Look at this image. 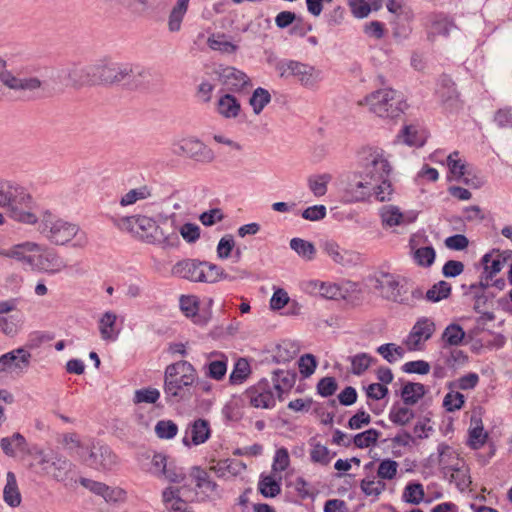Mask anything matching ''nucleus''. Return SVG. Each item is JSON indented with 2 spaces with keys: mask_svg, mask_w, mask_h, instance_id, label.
I'll use <instances>...</instances> for the list:
<instances>
[{
  "mask_svg": "<svg viewBox=\"0 0 512 512\" xmlns=\"http://www.w3.org/2000/svg\"><path fill=\"white\" fill-rule=\"evenodd\" d=\"M37 231L50 243L64 246L72 243L73 248H85L88 243L87 233L75 223L61 218L49 209L36 214Z\"/></svg>",
  "mask_w": 512,
  "mask_h": 512,
  "instance_id": "obj_1",
  "label": "nucleus"
},
{
  "mask_svg": "<svg viewBox=\"0 0 512 512\" xmlns=\"http://www.w3.org/2000/svg\"><path fill=\"white\" fill-rule=\"evenodd\" d=\"M33 206V198L24 187L12 181L2 182V218L35 225L37 213Z\"/></svg>",
  "mask_w": 512,
  "mask_h": 512,
  "instance_id": "obj_2",
  "label": "nucleus"
},
{
  "mask_svg": "<svg viewBox=\"0 0 512 512\" xmlns=\"http://www.w3.org/2000/svg\"><path fill=\"white\" fill-rule=\"evenodd\" d=\"M362 173L373 182L380 184L377 192V201H389L393 194V188L389 180L391 165L380 148L368 147L362 151Z\"/></svg>",
  "mask_w": 512,
  "mask_h": 512,
  "instance_id": "obj_3",
  "label": "nucleus"
},
{
  "mask_svg": "<svg viewBox=\"0 0 512 512\" xmlns=\"http://www.w3.org/2000/svg\"><path fill=\"white\" fill-rule=\"evenodd\" d=\"M121 229L128 230L149 244L172 246L178 240L177 234L167 233L160 223L145 215L122 217L118 221Z\"/></svg>",
  "mask_w": 512,
  "mask_h": 512,
  "instance_id": "obj_4",
  "label": "nucleus"
},
{
  "mask_svg": "<svg viewBox=\"0 0 512 512\" xmlns=\"http://www.w3.org/2000/svg\"><path fill=\"white\" fill-rule=\"evenodd\" d=\"M197 381V370L188 361L180 360L168 365L164 372L163 391L167 401L183 400Z\"/></svg>",
  "mask_w": 512,
  "mask_h": 512,
  "instance_id": "obj_5",
  "label": "nucleus"
},
{
  "mask_svg": "<svg viewBox=\"0 0 512 512\" xmlns=\"http://www.w3.org/2000/svg\"><path fill=\"white\" fill-rule=\"evenodd\" d=\"M172 275L192 281L215 283L219 280H235V276H231L224 270L209 262H201L197 260L187 259L177 262L171 270Z\"/></svg>",
  "mask_w": 512,
  "mask_h": 512,
  "instance_id": "obj_6",
  "label": "nucleus"
},
{
  "mask_svg": "<svg viewBox=\"0 0 512 512\" xmlns=\"http://www.w3.org/2000/svg\"><path fill=\"white\" fill-rule=\"evenodd\" d=\"M360 106H368L370 112L381 118L398 117L407 107L400 92L391 88L376 90L358 102Z\"/></svg>",
  "mask_w": 512,
  "mask_h": 512,
  "instance_id": "obj_7",
  "label": "nucleus"
},
{
  "mask_svg": "<svg viewBox=\"0 0 512 512\" xmlns=\"http://www.w3.org/2000/svg\"><path fill=\"white\" fill-rule=\"evenodd\" d=\"M31 456L33 458L31 466L40 467L41 474L51 476L57 481L66 480L73 466L67 458L52 450L35 449L31 452Z\"/></svg>",
  "mask_w": 512,
  "mask_h": 512,
  "instance_id": "obj_8",
  "label": "nucleus"
},
{
  "mask_svg": "<svg viewBox=\"0 0 512 512\" xmlns=\"http://www.w3.org/2000/svg\"><path fill=\"white\" fill-rule=\"evenodd\" d=\"M275 69L281 78L293 77L305 88L314 89L322 80V72L316 67L295 61L283 59L276 63Z\"/></svg>",
  "mask_w": 512,
  "mask_h": 512,
  "instance_id": "obj_9",
  "label": "nucleus"
},
{
  "mask_svg": "<svg viewBox=\"0 0 512 512\" xmlns=\"http://www.w3.org/2000/svg\"><path fill=\"white\" fill-rule=\"evenodd\" d=\"M77 455L85 466L100 472L110 471L117 464V456L101 442L89 441L87 448L78 451Z\"/></svg>",
  "mask_w": 512,
  "mask_h": 512,
  "instance_id": "obj_10",
  "label": "nucleus"
},
{
  "mask_svg": "<svg viewBox=\"0 0 512 512\" xmlns=\"http://www.w3.org/2000/svg\"><path fill=\"white\" fill-rule=\"evenodd\" d=\"M2 84L11 90L28 92L33 96H49L59 89L56 85L51 86L38 77L20 78L7 70L2 71Z\"/></svg>",
  "mask_w": 512,
  "mask_h": 512,
  "instance_id": "obj_11",
  "label": "nucleus"
},
{
  "mask_svg": "<svg viewBox=\"0 0 512 512\" xmlns=\"http://www.w3.org/2000/svg\"><path fill=\"white\" fill-rule=\"evenodd\" d=\"M64 86L80 87L95 83L94 65L82 66L72 64L59 69L55 75V81Z\"/></svg>",
  "mask_w": 512,
  "mask_h": 512,
  "instance_id": "obj_12",
  "label": "nucleus"
},
{
  "mask_svg": "<svg viewBox=\"0 0 512 512\" xmlns=\"http://www.w3.org/2000/svg\"><path fill=\"white\" fill-rule=\"evenodd\" d=\"M435 331V322L431 318L421 317L415 322L404 339L403 344L408 351H422L425 349L426 342L432 338Z\"/></svg>",
  "mask_w": 512,
  "mask_h": 512,
  "instance_id": "obj_13",
  "label": "nucleus"
},
{
  "mask_svg": "<svg viewBox=\"0 0 512 512\" xmlns=\"http://www.w3.org/2000/svg\"><path fill=\"white\" fill-rule=\"evenodd\" d=\"M245 397L255 408L271 409L276 404L277 393L267 379H261L245 391Z\"/></svg>",
  "mask_w": 512,
  "mask_h": 512,
  "instance_id": "obj_14",
  "label": "nucleus"
},
{
  "mask_svg": "<svg viewBox=\"0 0 512 512\" xmlns=\"http://www.w3.org/2000/svg\"><path fill=\"white\" fill-rule=\"evenodd\" d=\"M132 65L122 63H100L94 65L95 83L115 84L127 80L131 75Z\"/></svg>",
  "mask_w": 512,
  "mask_h": 512,
  "instance_id": "obj_15",
  "label": "nucleus"
},
{
  "mask_svg": "<svg viewBox=\"0 0 512 512\" xmlns=\"http://www.w3.org/2000/svg\"><path fill=\"white\" fill-rule=\"evenodd\" d=\"M175 152L201 163H210L215 155L212 149L195 137L184 138L176 145Z\"/></svg>",
  "mask_w": 512,
  "mask_h": 512,
  "instance_id": "obj_16",
  "label": "nucleus"
},
{
  "mask_svg": "<svg viewBox=\"0 0 512 512\" xmlns=\"http://www.w3.org/2000/svg\"><path fill=\"white\" fill-rule=\"evenodd\" d=\"M40 250H42L41 244L34 241H24L2 249V257L16 260L32 270L37 251Z\"/></svg>",
  "mask_w": 512,
  "mask_h": 512,
  "instance_id": "obj_17",
  "label": "nucleus"
},
{
  "mask_svg": "<svg viewBox=\"0 0 512 512\" xmlns=\"http://www.w3.org/2000/svg\"><path fill=\"white\" fill-rule=\"evenodd\" d=\"M66 268L65 260L56 251L42 245V250L37 251L32 270L55 275Z\"/></svg>",
  "mask_w": 512,
  "mask_h": 512,
  "instance_id": "obj_18",
  "label": "nucleus"
},
{
  "mask_svg": "<svg viewBox=\"0 0 512 512\" xmlns=\"http://www.w3.org/2000/svg\"><path fill=\"white\" fill-rule=\"evenodd\" d=\"M379 185L360 173L359 179H355L347 185L345 197L349 202L364 201L372 196L377 200Z\"/></svg>",
  "mask_w": 512,
  "mask_h": 512,
  "instance_id": "obj_19",
  "label": "nucleus"
},
{
  "mask_svg": "<svg viewBox=\"0 0 512 512\" xmlns=\"http://www.w3.org/2000/svg\"><path fill=\"white\" fill-rule=\"evenodd\" d=\"M217 74L223 89L228 93H241L251 85L247 74L232 66L220 68Z\"/></svg>",
  "mask_w": 512,
  "mask_h": 512,
  "instance_id": "obj_20",
  "label": "nucleus"
},
{
  "mask_svg": "<svg viewBox=\"0 0 512 512\" xmlns=\"http://www.w3.org/2000/svg\"><path fill=\"white\" fill-rule=\"evenodd\" d=\"M380 217L383 227L392 228L413 223L417 218V213L414 211L402 212L395 205H384L380 209Z\"/></svg>",
  "mask_w": 512,
  "mask_h": 512,
  "instance_id": "obj_21",
  "label": "nucleus"
},
{
  "mask_svg": "<svg viewBox=\"0 0 512 512\" xmlns=\"http://www.w3.org/2000/svg\"><path fill=\"white\" fill-rule=\"evenodd\" d=\"M31 354L23 348H18L2 355V371L17 375L23 373L30 364Z\"/></svg>",
  "mask_w": 512,
  "mask_h": 512,
  "instance_id": "obj_22",
  "label": "nucleus"
},
{
  "mask_svg": "<svg viewBox=\"0 0 512 512\" xmlns=\"http://www.w3.org/2000/svg\"><path fill=\"white\" fill-rule=\"evenodd\" d=\"M375 287L379 290L383 298L395 302H403L400 293L401 287L396 276L389 273H381L376 278Z\"/></svg>",
  "mask_w": 512,
  "mask_h": 512,
  "instance_id": "obj_23",
  "label": "nucleus"
},
{
  "mask_svg": "<svg viewBox=\"0 0 512 512\" xmlns=\"http://www.w3.org/2000/svg\"><path fill=\"white\" fill-rule=\"evenodd\" d=\"M511 256L512 252H501L495 249L486 253L485 255H483L481 259L484 273L494 277L502 270V268L504 267V265L510 259Z\"/></svg>",
  "mask_w": 512,
  "mask_h": 512,
  "instance_id": "obj_24",
  "label": "nucleus"
},
{
  "mask_svg": "<svg viewBox=\"0 0 512 512\" xmlns=\"http://www.w3.org/2000/svg\"><path fill=\"white\" fill-rule=\"evenodd\" d=\"M2 452L15 459H23L29 453L28 443L20 433L2 438Z\"/></svg>",
  "mask_w": 512,
  "mask_h": 512,
  "instance_id": "obj_25",
  "label": "nucleus"
},
{
  "mask_svg": "<svg viewBox=\"0 0 512 512\" xmlns=\"http://www.w3.org/2000/svg\"><path fill=\"white\" fill-rule=\"evenodd\" d=\"M436 93L447 108L453 109L458 107V92L455 88V84L447 75H443L440 78Z\"/></svg>",
  "mask_w": 512,
  "mask_h": 512,
  "instance_id": "obj_26",
  "label": "nucleus"
},
{
  "mask_svg": "<svg viewBox=\"0 0 512 512\" xmlns=\"http://www.w3.org/2000/svg\"><path fill=\"white\" fill-rule=\"evenodd\" d=\"M216 111L225 119H235L240 115L241 104L235 95L224 92L217 100Z\"/></svg>",
  "mask_w": 512,
  "mask_h": 512,
  "instance_id": "obj_27",
  "label": "nucleus"
},
{
  "mask_svg": "<svg viewBox=\"0 0 512 512\" xmlns=\"http://www.w3.org/2000/svg\"><path fill=\"white\" fill-rule=\"evenodd\" d=\"M398 138L409 146L421 147L426 142L427 133L419 124L411 123L402 128Z\"/></svg>",
  "mask_w": 512,
  "mask_h": 512,
  "instance_id": "obj_28",
  "label": "nucleus"
},
{
  "mask_svg": "<svg viewBox=\"0 0 512 512\" xmlns=\"http://www.w3.org/2000/svg\"><path fill=\"white\" fill-rule=\"evenodd\" d=\"M80 484L91 492L102 496L106 501H116L123 494L120 489H114L102 482H97L87 478L80 479Z\"/></svg>",
  "mask_w": 512,
  "mask_h": 512,
  "instance_id": "obj_29",
  "label": "nucleus"
},
{
  "mask_svg": "<svg viewBox=\"0 0 512 512\" xmlns=\"http://www.w3.org/2000/svg\"><path fill=\"white\" fill-rule=\"evenodd\" d=\"M116 322V313L107 311L102 314L98 321V328L102 340L115 341L118 338L119 331L116 329Z\"/></svg>",
  "mask_w": 512,
  "mask_h": 512,
  "instance_id": "obj_30",
  "label": "nucleus"
},
{
  "mask_svg": "<svg viewBox=\"0 0 512 512\" xmlns=\"http://www.w3.org/2000/svg\"><path fill=\"white\" fill-rule=\"evenodd\" d=\"M323 251L337 264L348 265L353 262V254L339 246L333 240H326L321 245Z\"/></svg>",
  "mask_w": 512,
  "mask_h": 512,
  "instance_id": "obj_31",
  "label": "nucleus"
},
{
  "mask_svg": "<svg viewBox=\"0 0 512 512\" xmlns=\"http://www.w3.org/2000/svg\"><path fill=\"white\" fill-rule=\"evenodd\" d=\"M3 499L7 505L12 508L20 506L22 495L20 493L15 474L8 472L6 475V484L2 491Z\"/></svg>",
  "mask_w": 512,
  "mask_h": 512,
  "instance_id": "obj_32",
  "label": "nucleus"
},
{
  "mask_svg": "<svg viewBox=\"0 0 512 512\" xmlns=\"http://www.w3.org/2000/svg\"><path fill=\"white\" fill-rule=\"evenodd\" d=\"M270 383L276 391L277 397L281 400L282 394L290 390L294 385L295 378L288 371L278 370L273 373Z\"/></svg>",
  "mask_w": 512,
  "mask_h": 512,
  "instance_id": "obj_33",
  "label": "nucleus"
},
{
  "mask_svg": "<svg viewBox=\"0 0 512 512\" xmlns=\"http://www.w3.org/2000/svg\"><path fill=\"white\" fill-rule=\"evenodd\" d=\"M190 0H177L175 6L169 13L168 30L172 33L181 30L182 21L188 10Z\"/></svg>",
  "mask_w": 512,
  "mask_h": 512,
  "instance_id": "obj_34",
  "label": "nucleus"
},
{
  "mask_svg": "<svg viewBox=\"0 0 512 512\" xmlns=\"http://www.w3.org/2000/svg\"><path fill=\"white\" fill-rule=\"evenodd\" d=\"M210 432L209 422L205 419H197L189 426L187 435L191 436L194 445H199L208 440Z\"/></svg>",
  "mask_w": 512,
  "mask_h": 512,
  "instance_id": "obj_35",
  "label": "nucleus"
},
{
  "mask_svg": "<svg viewBox=\"0 0 512 512\" xmlns=\"http://www.w3.org/2000/svg\"><path fill=\"white\" fill-rule=\"evenodd\" d=\"M494 277L484 273V271L480 275L479 282L471 284L469 287V293L475 298L474 308L478 310L482 304L486 301V296L484 295V290L491 287V281Z\"/></svg>",
  "mask_w": 512,
  "mask_h": 512,
  "instance_id": "obj_36",
  "label": "nucleus"
},
{
  "mask_svg": "<svg viewBox=\"0 0 512 512\" xmlns=\"http://www.w3.org/2000/svg\"><path fill=\"white\" fill-rule=\"evenodd\" d=\"M487 439V433L484 432L482 421L477 416L471 417L469 428V445L473 449L481 448Z\"/></svg>",
  "mask_w": 512,
  "mask_h": 512,
  "instance_id": "obj_37",
  "label": "nucleus"
},
{
  "mask_svg": "<svg viewBox=\"0 0 512 512\" xmlns=\"http://www.w3.org/2000/svg\"><path fill=\"white\" fill-rule=\"evenodd\" d=\"M455 29V24L448 17L435 15L431 20L428 34L430 38L437 35L448 36Z\"/></svg>",
  "mask_w": 512,
  "mask_h": 512,
  "instance_id": "obj_38",
  "label": "nucleus"
},
{
  "mask_svg": "<svg viewBox=\"0 0 512 512\" xmlns=\"http://www.w3.org/2000/svg\"><path fill=\"white\" fill-rule=\"evenodd\" d=\"M447 166L451 174L457 180H460L463 176L471 174L469 165L460 157L458 151H454L448 155Z\"/></svg>",
  "mask_w": 512,
  "mask_h": 512,
  "instance_id": "obj_39",
  "label": "nucleus"
},
{
  "mask_svg": "<svg viewBox=\"0 0 512 512\" xmlns=\"http://www.w3.org/2000/svg\"><path fill=\"white\" fill-rule=\"evenodd\" d=\"M426 393V388L421 383L408 382L401 391V397L406 405L416 404Z\"/></svg>",
  "mask_w": 512,
  "mask_h": 512,
  "instance_id": "obj_40",
  "label": "nucleus"
},
{
  "mask_svg": "<svg viewBox=\"0 0 512 512\" xmlns=\"http://www.w3.org/2000/svg\"><path fill=\"white\" fill-rule=\"evenodd\" d=\"M152 196V190L147 185H142L137 188H133L126 192L120 198L119 204L122 207H127L135 204L138 201L146 200Z\"/></svg>",
  "mask_w": 512,
  "mask_h": 512,
  "instance_id": "obj_41",
  "label": "nucleus"
},
{
  "mask_svg": "<svg viewBox=\"0 0 512 512\" xmlns=\"http://www.w3.org/2000/svg\"><path fill=\"white\" fill-rule=\"evenodd\" d=\"M456 463L452 467L448 469H443L445 476L449 479L450 482L455 483L457 488L461 491L467 489L471 483L470 477L467 474V470L462 469L457 466Z\"/></svg>",
  "mask_w": 512,
  "mask_h": 512,
  "instance_id": "obj_42",
  "label": "nucleus"
},
{
  "mask_svg": "<svg viewBox=\"0 0 512 512\" xmlns=\"http://www.w3.org/2000/svg\"><path fill=\"white\" fill-rule=\"evenodd\" d=\"M465 338L463 328L455 323L449 324L443 331L441 339L446 346H459Z\"/></svg>",
  "mask_w": 512,
  "mask_h": 512,
  "instance_id": "obj_43",
  "label": "nucleus"
},
{
  "mask_svg": "<svg viewBox=\"0 0 512 512\" xmlns=\"http://www.w3.org/2000/svg\"><path fill=\"white\" fill-rule=\"evenodd\" d=\"M311 285L312 291L320 294L323 298L336 300L343 297L342 290L335 283L315 281Z\"/></svg>",
  "mask_w": 512,
  "mask_h": 512,
  "instance_id": "obj_44",
  "label": "nucleus"
},
{
  "mask_svg": "<svg viewBox=\"0 0 512 512\" xmlns=\"http://www.w3.org/2000/svg\"><path fill=\"white\" fill-rule=\"evenodd\" d=\"M452 287L450 283L446 281H439L435 283L430 289L427 290L425 298L429 302H439L443 299H447L451 294Z\"/></svg>",
  "mask_w": 512,
  "mask_h": 512,
  "instance_id": "obj_45",
  "label": "nucleus"
},
{
  "mask_svg": "<svg viewBox=\"0 0 512 512\" xmlns=\"http://www.w3.org/2000/svg\"><path fill=\"white\" fill-rule=\"evenodd\" d=\"M258 489L264 497H276L281 492L280 482L271 475H261Z\"/></svg>",
  "mask_w": 512,
  "mask_h": 512,
  "instance_id": "obj_46",
  "label": "nucleus"
},
{
  "mask_svg": "<svg viewBox=\"0 0 512 512\" xmlns=\"http://www.w3.org/2000/svg\"><path fill=\"white\" fill-rule=\"evenodd\" d=\"M332 176L328 173L312 175L308 178V187L316 197L324 196Z\"/></svg>",
  "mask_w": 512,
  "mask_h": 512,
  "instance_id": "obj_47",
  "label": "nucleus"
},
{
  "mask_svg": "<svg viewBox=\"0 0 512 512\" xmlns=\"http://www.w3.org/2000/svg\"><path fill=\"white\" fill-rule=\"evenodd\" d=\"M204 368L206 370V376L216 381H220L227 373V358L222 356L221 359L209 360Z\"/></svg>",
  "mask_w": 512,
  "mask_h": 512,
  "instance_id": "obj_48",
  "label": "nucleus"
},
{
  "mask_svg": "<svg viewBox=\"0 0 512 512\" xmlns=\"http://www.w3.org/2000/svg\"><path fill=\"white\" fill-rule=\"evenodd\" d=\"M220 476L237 475L246 469L244 463L236 459H226L219 461L217 465L212 467Z\"/></svg>",
  "mask_w": 512,
  "mask_h": 512,
  "instance_id": "obj_49",
  "label": "nucleus"
},
{
  "mask_svg": "<svg viewBox=\"0 0 512 512\" xmlns=\"http://www.w3.org/2000/svg\"><path fill=\"white\" fill-rule=\"evenodd\" d=\"M23 324V313L16 312L7 316H2V333L14 336L17 334Z\"/></svg>",
  "mask_w": 512,
  "mask_h": 512,
  "instance_id": "obj_50",
  "label": "nucleus"
},
{
  "mask_svg": "<svg viewBox=\"0 0 512 512\" xmlns=\"http://www.w3.org/2000/svg\"><path fill=\"white\" fill-rule=\"evenodd\" d=\"M180 308L182 312L187 317H193L194 322L198 324H202L206 322L205 320H202L200 317H197V310H198V298L195 296H185L182 295L180 297Z\"/></svg>",
  "mask_w": 512,
  "mask_h": 512,
  "instance_id": "obj_51",
  "label": "nucleus"
},
{
  "mask_svg": "<svg viewBox=\"0 0 512 512\" xmlns=\"http://www.w3.org/2000/svg\"><path fill=\"white\" fill-rule=\"evenodd\" d=\"M251 372L248 361L240 358L234 365V368L229 376V381L232 385L243 383Z\"/></svg>",
  "mask_w": 512,
  "mask_h": 512,
  "instance_id": "obj_52",
  "label": "nucleus"
},
{
  "mask_svg": "<svg viewBox=\"0 0 512 512\" xmlns=\"http://www.w3.org/2000/svg\"><path fill=\"white\" fill-rule=\"evenodd\" d=\"M290 247L300 257L307 260H312L316 253L315 246L311 242L301 238H292L290 240Z\"/></svg>",
  "mask_w": 512,
  "mask_h": 512,
  "instance_id": "obj_53",
  "label": "nucleus"
},
{
  "mask_svg": "<svg viewBox=\"0 0 512 512\" xmlns=\"http://www.w3.org/2000/svg\"><path fill=\"white\" fill-rule=\"evenodd\" d=\"M351 372L354 375H362L373 363L374 358L367 353H358L349 357Z\"/></svg>",
  "mask_w": 512,
  "mask_h": 512,
  "instance_id": "obj_54",
  "label": "nucleus"
},
{
  "mask_svg": "<svg viewBox=\"0 0 512 512\" xmlns=\"http://www.w3.org/2000/svg\"><path fill=\"white\" fill-rule=\"evenodd\" d=\"M381 433L376 429H368L364 432L356 434L352 438V443L357 448H368L374 444H376L378 438L380 437Z\"/></svg>",
  "mask_w": 512,
  "mask_h": 512,
  "instance_id": "obj_55",
  "label": "nucleus"
},
{
  "mask_svg": "<svg viewBox=\"0 0 512 512\" xmlns=\"http://www.w3.org/2000/svg\"><path fill=\"white\" fill-rule=\"evenodd\" d=\"M271 101V95L268 90L258 87L254 90L249 103L255 114H260L264 107Z\"/></svg>",
  "mask_w": 512,
  "mask_h": 512,
  "instance_id": "obj_56",
  "label": "nucleus"
},
{
  "mask_svg": "<svg viewBox=\"0 0 512 512\" xmlns=\"http://www.w3.org/2000/svg\"><path fill=\"white\" fill-rule=\"evenodd\" d=\"M414 417L413 411L405 406L394 405L389 412V419L397 425H406Z\"/></svg>",
  "mask_w": 512,
  "mask_h": 512,
  "instance_id": "obj_57",
  "label": "nucleus"
},
{
  "mask_svg": "<svg viewBox=\"0 0 512 512\" xmlns=\"http://www.w3.org/2000/svg\"><path fill=\"white\" fill-rule=\"evenodd\" d=\"M424 489L420 483H409L402 495V499L410 504L418 505L424 499Z\"/></svg>",
  "mask_w": 512,
  "mask_h": 512,
  "instance_id": "obj_58",
  "label": "nucleus"
},
{
  "mask_svg": "<svg viewBox=\"0 0 512 512\" xmlns=\"http://www.w3.org/2000/svg\"><path fill=\"white\" fill-rule=\"evenodd\" d=\"M191 476L196 481V486L201 489L203 492H213L215 491L217 484L213 482L208 473L198 467H194L191 473Z\"/></svg>",
  "mask_w": 512,
  "mask_h": 512,
  "instance_id": "obj_59",
  "label": "nucleus"
},
{
  "mask_svg": "<svg viewBox=\"0 0 512 512\" xmlns=\"http://www.w3.org/2000/svg\"><path fill=\"white\" fill-rule=\"evenodd\" d=\"M377 352L389 363H394L404 357V348L394 343H386L377 348Z\"/></svg>",
  "mask_w": 512,
  "mask_h": 512,
  "instance_id": "obj_60",
  "label": "nucleus"
},
{
  "mask_svg": "<svg viewBox=\"0 0 512 512\" xmlns=\"http://www.w3.org/2000/svg\"><path fill=\"white\" fill-rule=\"evenodd\" d=\"M436 253L433 247H420L413 252L414 261L422 267H430L435 260Z\"/></svg>",
  "mask_w": 512,
  "mask_h": 512,
  "instance_id": "obj_61",
  "label": "nucleus"
},
{
  "mask_svg": "<svg viewBox=\"0 0 512 512\" xmlns=\"http://www.w3.org/2000/svg\"><path fill=\"white\" fill-rule=\"evenodd\" d=\"M437 451L439 454V465L442 466L443 469H448L455 465L453 463L454 460L458 461L455 451L445 443H440L437 447Z\"/></svg>",
  "mask_w": 512,
  "mask_h": 512,
  "instance_id": "obj_62",
  "label": "nucleus"
},
{
  "mask_svg": "<svg viewBox=\"0 0 512 512\" xmlns=\"http://www.w3.org/2000/svg\"><path fill=\"white\" fill-rule=\"evenodd\" d=\"M23 281L24 279L20 272L8 273L5 277V283L3 285L5 294L11 293L19 295Z\"/></svg>",
  "mask_w": 512,
  "mask_h": 512,
  "instance_id": "obj_63",
  "label": "nucleus"
},
{
  "mask_svg": "<svg viewBox=\"0 0 512 512\" xmlns=\"http://www.w3.org/2000/svg\"><path fill=\"white\" fill-rule=\"evenodd\" d=\"M465 403V397L458 391L448 392L443 399V407L448 412H454L460 410Z\"/></svg>",
  "mask_w": 512,
  "mask_h": 512,
  "instance_id": "obj_64",
  "label": "nucleus"
}]
</instances>
